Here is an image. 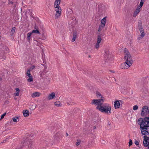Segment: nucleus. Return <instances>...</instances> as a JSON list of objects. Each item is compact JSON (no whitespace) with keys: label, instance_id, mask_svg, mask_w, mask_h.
<instances>
[{"label":"nucleus","instance_id":"nucleus-1","mask_svg":"<svg viewBox=\"0 0 149 149\" xmlns=\"http://www.w3.org/2000/svg\"><path fill=\"white\" fill-rule=\"evenodd\" d=\"M104 99H94L91 102L92 105L97 106L96 109L101 112L110 114L111 113V107L108 104L103 103Z\"/></svg>","mask_w":149,"mask_h":149},{"label":"nucleus","instance_id":"nucleus-2","mask_svg":"<svg viewBox=\"0 0 149 149\" xmlns=\"http://www.w3.org/2000/svg\"><path fill=\"white\" fill-rule=\"evenodd\" d=\"M124 52L125 55L124 59L125 62L130 65H132L133 63V60L131 55L126 48L124 49Z\"/></svg>","mask_w":149,"mask_h":149},{"label":"nucleus","instance_id":"nucleus-3","mask_svg":"<svg viewBox=\"0 0 149 149\" xmlns=\"http://www.w3.org/2000/svg\"><path fill=\"white\" fill-rule=\"evenodd\" d=\"M54 10L56 12L55 15V18H57L61 15V7L54 8Z\"/></svg>","mask_w":149,"mask_h":149},{"label":"nucleus","instance_id":"nucleus-4","mask_svg":"<svg viewBox=\"0 0 149 149\" xmlns=\"http://www.w3.org/2000/svg\"><path fill=\"white\" fill-rule=\"evenodd\" d=\"M148 113L149 114V110H148V107L147 106H144L142 109L141 113V115L142 116H144L147 115Z\"/></svg>","mask_w":149,"mask_h":149},{"label":"nucleus","instance_id":"nucleus-5","mask_svg":"<svg viewBox=\"0 0 149 149\" xmlns=\"http://www.w3.org/2000/svg\"><path fill=\"white\" fill-rule=\"evenodd\" d=\"M33 142L30 141L26 140L23 143V146L26 148H31Z\"/></svg>","mask_w":149,"mask_h":149},{"label":"nucleus","instance_id":"nucleus-6","mask_svg":"<svg viewBox=\"0 0 149 149\" xmlns=\"http://www.w3.org/2000/svg\"><path fill=\"white\" fill-rule=\"evenodd\" d=\"M102 40L101 36L100 35H98L96 43L95 45V47L97 49H98L100 47V43L101 42Z\"/></svg>","mask_w":149,"mask_h":149},{"label":"nucleus","instance_id":"nucleus-7","mask_svg":"<svg viewBox=\"0 0 149 149\" xmlns=\"http://www.w3.org/2000/svg\"><path fill=\"white\" fill-rule=\"evenodd\" d=\"M132 65H130L128 63H127L126 62L123 63L121 64L120 68H121L125 69L128 68L131 66Z\"/></svg>","mask_w":149,"mask_h":149},{"label":"nucleus","instance_id":"nucleus-8","mask_svg":"<svg viewBox=\"0 0 149 149\" xmlns=\"http://www.w3.org/2000/svg\"><path fill=\"white\" fill-rule=\"evenodd\" d=\"M104 56V58L106 60L112 58L111 53L109 51H107L105 52Z\"/></svg>","mask_w":149,"mask_h":149},{"label":"nucleus","instance_id":"nucleus-9","mask_svg":"<svg viewBox=\"0 0 149 149\" xmlns=\"http://www.w3.org/2000/svg\"><path fill=\"white\" fill-rule=\"evenodd\" d=\"M144 138L143 144L145 147H147L149 145V141L148 140V137L147 136L145 135L143 136Z\"/></svg>","mask_w":149,"mask_h":149},{"label":"nucleus","instance_id":"nucleus-10","mask_svg":"<svg viewBox=\"0 0 149 149\" xmlns=\"http://www.w3.org/2000/svg\"><path fill=\"white\" fill-rule=\"evenodd\" d=\"M141 129V133L143 135H145L149 134V133L147 130L148 128H142Z\"/></svg>","mask_w":149,"mask_h":149},{"label":"nucleus","instance_id":"nucleus-11","mask_svg":"<svg viewBox=\"0 0 149 149\" xmlns=\"http://www.w3.org/2000/svg\"><path fill=\"white\" fill-rule=\"evenodd\" d=\"M61 0H56L54 3V8L56 7H61L60 6V3Z\"/></svg>","mask_w":149,"mask_h":149},{"label":"nucleus","instance_id":"nucleus-12","mask_svg":"<svg viewBox=\"0 0 149 149\" xmlns=\"http://www.w3.org/2000/svg\"><path fill=\"white\" fill-rule=\"evenodd\" d=\"M55 96V94L52 92L51 94H49L47 97V99L48 100H52L53 99Z\"/></svg>","mask_w":149,"mask_h":149},{"label":"nucleus","instance_id":"nucleus-13","mask_svg":"<svg viewBox=\"0 0 149 149\" xmlns=\"http://www.w3.org/2000/svg\"><path fill=\"white\" fill-rule=\"evenodd\" d=\"M140 11V9L137 7L134 13L133 16L134 17H136L139 13Z\"/></svg>","mask_w":149,"mask_h":149},{"label":"nucleus","instance_id":"nucleus-14","mask_svg":"<svg viewBox=\"0 0 149 149\" xmlns=\"http://www.w3.org/2000/svg\"><path fill=\"white\" fill-rule=\"evenodd\" d=\"M114 105L115 109L119 108L120 106V103L119 101L118 100L115 101L114 102Z\"/></svg>","mask_w":149,"mask_h":149},{"label":"nucleus","instance_id":"nucleus-15","mask_svg":"<svg viewBox=\"0 0 149 149\" xmlns=\"http://www.w3.org/2000/svg\"><path fill=\"white\" fill-rule=\"evenodd\" d=\"M96 95L97 97L98 98H101V99H104V97H103V96L99 92L97 91L96 93Z\"/></svg>","mask_w":149,"mask_h":149},{"label":"nucleus","instance_id":"nucleus-16","mask_svg":"<svg viewBox=\"0 0 149 149\" xmlns=\"http://www.w3.org/2000/svg\"><path fill=\"white\" fill-rule=\"evenodd\" d=\"M106 23V17H104L101 20V23L100 24L102 26H105Z\"/></svg>","mask_w":149,"mask_h":149},{"label":"nucleus","instance_id":"nucleus-17","mask_svg":"<svg viewBox=\"0 0 149 149\" xmlns=\"http://www.w3.org/2000/svg\"><path fill=\"white\" fill-rule=\"evenodd\" d=\"M40 95V93L39 92H36L32 94L31 96L33 98H34L36 97H38Z\"/></svg>","mask_w":149,"mask_h":149},{"label":"nucleus","instance_id":"nucleus-18","mask_svg":"<svg viewBox=\"0 0 149 149\" xmlns=\"http://www.w3.org/2000/svg\"><path fill=\"white\" fill-rule=\"evenodd\" d=\"M23 113L24 116L25 117H27L29 116V111L27 110L23 111Z\"/></svg>","mask_w":149,"mask_h":149},{"label":"nucleus","instance_id":"nucleus-19","mask_svg":"<svg viewBox=\"0 0 149 149\" xmlns=\"http://www.w3.org/2000/svg\"><path fill=\"white\" fill-rule=\"evenodd\" d=\"M54 104L55 106L57 107H61L62 106V105L61 103L58 101L55 102Z\"/></svg>","mask_w":149,"mask_h":149},{"label":"nucleus","instance_id":"nucleus-20","mask_svg":"<svg viewBox=\"0 0 149 149\" xmlns=\"http://www.w3.org/2000/svg\"><path fill=\"white\" fill-rule=\"evenodd\" d=\"M16 92L14 93V95L16 96H18L19 95V90L18 88H16L15 89Z\"/></svg>","mask_w":149,"mask_h":149},{"label":"nucleus","instance_id":"nucleus-21","mask_svg":"<svg viewBox=\"0 0 149 149\" xmlns=\"http://www.w3.org/2000/svg\"><path fill=\"white\" fill-rule=\"evenodd\" d=\"M77 38V33L76 32H74L73 33V36L72 41L74 42L75 40Z\"/></svg>","mask_w":149,"mask_h":149},{"label":"nucleus","instance_id":"nucleus-22","mask_svg":"<svg viewBox=\"0 0 149 149\" xmlns=\"http://www.w3.org/2000/svg\"><path fill=\"white\" fill-rule=\"evenodd\" d=\"M145 1H143L142 0H141V1L139 5L137 7L139 8H141L142 7L143 5V3Z\"/></svg>","mask_w":149,"mask_h":149},{"label":"nucleus","instance_id":"nucleus-23","mask_svg":"<svg viewBox=\"0 0 149 149\" xmlns=\"http://www.w3.org/2000/svg\"><path fill=\"white\" fill-rule=\"evenodd\" d=\"M32 34L31 32H29L27 34V38L29 41L31 39V36Z\"/></svg>","mask_w":149,"mask_h":149},{"label":"nucleus","instance_id":"nucleus-24","mask_svg":"<svg viewBox=\"0 0 149 149\" xmlns=\"http://www.w3.org/2000/svg\"><path fill=\"white\" fill-rule=\"evenodd\" d=\"M31 32L32 34L33 33H38L39 34H40L39 31L37 29L33 30Z\"/></svg>","mask_w":149,"mask_h":149},{"label":"nucleus","instance_id":"nucleus-25","mask_svg":"<svg viewBox=\"0 0 149 149\" xmlns=\"http://www.w3.org/2000/svg\"><path fill=\"white\" fill-rule=\"evenodd\" d=\"M141 22H140L141 24ZM139 24L138 26H139V30L140 31L143 30V28H142V25L141 24H140L139 22Z\"/></svg>","mask_w":149,"mask_h":149},{"label":"nucleus","instance_id":"nucleus-26","mask_svg":"<svg viewBox=\"0 0 149 149\" xmlns=\"http://www.w3.org/2000/svg\"><path fill=\"white\" fill-rule=\"evenodd\" d=\"M104 27V26L100 24L99 26V28H98V32H100Z\"/></svg>","mask_w":149,"mask_h":149},{"label":"nucleus","instance_id":"nucleus-27","mask_svg":"<svg viewBox=\"0 0 149 149\" xmlns=\"http://www.w3.org/2000/svg\"><path fill=\"white\" fill-rule=\"evenodd\" d=\"M15 27H13L12 28V29L11 31V33H12L11 35H13L15 31Z\"/></svg>","mask_w":149,"mask_h":149},{"label":"nucleus","instance_id":"nucleus-28","mask_svg":"<svg viewBox=\"0 0 149 149\" xmlns=\"http://www.w3.org/2000/svg\"><path fill=\"white\" fill-rule=\"evenodd\" d=\"M28 77H29V78L27 79V81H28L31 82L33 81V78L31 75Z\"/></svg>","mask_w":149,"mask_h":149},{"label":"nucleus","instance_id":"nucleus-29","mask_svg":"<svg viewBox=\"0 0 149 149\" xmlns=\"http://www.w3.org/2000/svg\"><path fill=\"white\" fill-rule=\"evenodd\" d=\"M34 43L36 44V45H37L38 46H40V42H38L36 40H34Z\"/></svg>","mask_w":149,"mask_h":149},{"label":"nucleus","instance_id":"nucleus-30","mask_svg":"<svg viewBox=\"0 0 149 149\" xmlns=\"http://www.w3.org/2000/svg\"><path fill=\"white\" fill-rule=\"evenodd\" d=\"M18 119V117H15L12 118L13 121L14 122H17V119Z\"/></svg>","mask_w":149,"mask_h":149},{"label":"nucleus","instance_id":"nucleus-31","mask_svg":"<svg viewBox=\"0 0 149 149\" xmlns=\"http://www.w3.org/2000/svg\"><path fill=\"white\" fill-rule=\"evenodd\" d=\"M35 67H36L35 65H32L31 66L30 68L28 70H29L30 71H31V70H33V69H35Z\"/></svg>","mask_w":149,"mask_h":149},{"label":"nucleus","instance_id":"nucleus-32","mask_svg":"<svg viewBox=\"0 0 149 149\" xmlns=\"http://www.w3.org/2000/svg\"><path fill=\"white\" fill-rule=\"evenodd\" d=\"M140 31V33H141V35L142 36L144 37L145 35V33L144 32V30H142V31Z\"/></svg>","mask_w":149,"mask_h":149},{"label":"nucleus","instance_id":"nucleus-33","mask_svg":"<svg viewBox=\"0 0 149 149\" xmlns=\"http://www.w3.org/2000/svg\"><path fill=\"white\" fill-rule=\"evenodd\" d=\"M30 71H31L29 70H28L26 73V75L28 77L30 76L31 75L30 73Z\"/></svg>","mask_w":149,"mask_h":149},{"label":"nucleus","instance_id":"nucleus-34","mask_svg":"<svg viewBox=\"0 0 149 149\" xmlns=\"http://www.w3.org/2000/svg\"><path fill=\"white\" fill-rule=\"evenodd\" d=\"M6 115V113H5L1 116V118H0V121H1L2 119H3L4 118V117Z\"/></svg>","mask_w":149,"mask_h":149},{"label":"nucleus","instance_id":"nucleus-35","mask_svg":"<svg viewBox=\"0 0 149 149\" xmlns=\"http://www.w3.org/2000/svg\"><path fill=\"white\" fill-rule=\"evenodd\" d=\"M144 37L142 36L141 35H139L138 36L137 39L138 40H140L141 39Z\"/></svg>","mask_w":149,"mask_h":149},{"label":"nucleus","instance_id":"nucleus-36","mask_svg":"<svg viewBox=\"0 0 149 149\" xmlns=\"http://www.w3.org/2000/svg\"><path fill=\"white\" fill-rule=\"evenodd\" d=\"M81 143L80 140H77V141L76 143V145L77 146H79L80 145Z\"/></svg>","mask_w":149,"mask_h":149},{"label":"nucleus","instance_id":"nucleus-37","mask_svg":"<svg viewBox=\"0 0 149 149\" xmlns=\"http://www.w3.org/2000/svg\"><path fill=\"white\" fill-rule=\"evenodd\" d=\"M138 108V107L137 105H135L133 107V109L134 110H137Z\"/></svg>","mask_w":149,"mask_h":149},{"label":"nucleus","instance_id":"nucleus-38","mask_svg":"<svg viewBox=\"0 0 149 149\" xmlns=\"http://www.w3.org/2000/svg\"><path fill=\"white\" fill-rule=\"evenodd\" d=\"M132 140H131V139H130L129 140V146H131L132 145Z\"/></svg>","mask_w":149,"mask_h":149},{"label":"nucleus","instance_id":"nucleus-39","mask_svg":"<svg viewBox=\"0 0 149 149\" xmlns=\"http://www.w3.org/2000/svg\"><path fill=\"white\" fill-rule=\"evenodd\" d=\"M134 143L136 145H139V142L137 140H135L134 141Z\"/></svg>","mask_w":149,"mask_h":149},{"label":"nucleus","instance_id":"nucleus-40","mask_svg":"<svg viewBox=\"0 0 149 149\" xmlns=\"http://www.w3.org/2000/svg\"><path fill=\"white\" fill-rule=\"evenodd\" d=\"M67 104L68 105H72L74 103H73V102L71 103L70 102H67Z\"/></svg>","mask_w":149,"mask_h":149},{"label":"nucleus","instance_id":"nucleus-41","mask_svg":"<svg viewBox=\"0 0 149 149\" xmlns=\"http://www.w3.org/2000/svg\"><path fill=\"white\" fill-rule=\"evenodd\" d=\"M8 141V139H6L5 140H3L1 142V143H5Z\"/></svg>","mask_w":149,"mask_h":149},{"label":"nucleus","instance_id":"nucleus-42","mask_svg":"<svg viewBox=\"0 0 149 149\" xmlns=\"http://www.w3.org/2000/svg\"><path fill=\"white\" fill-rule=\"evenodd\" d=\"M13 2H12V1H10L9 2H8V4H13Z\"/></svg>","mask_w":149,"mask_h":149},{"label":"nucleus","instance_id":"nucleus-43","mask_svg":"<svg viewBox=\"0 0 149 149\" xmlns=\"http://www.w3.org/2000/svg\"><path fill=\"white\" fill-rule=\"evenodd\" d=\"M96 127L95 126H94L93 127V129H96Z\"/></svg>","mask_w":149,"mask_h":149},{"label":"nucleus","instance_id":"nucleus-44","mask_svg":"<svg viewBox=\"0 0 149 149\" xmlns=\"http://www.w3.org/2000/svg\"><path fill=\"white\" fill-rule=\"evenodd\" d=\"M148 147L147 149H149V145H148Z\"/></svg>","mask_w":149,"mask_h":149},{"label":"nucleus","instance_id":"nucleus-45","mask_svg":"<svg viewBox=\"0 0 149 149\" xmlns=\"http://www.w3.org/2000/svg\"><path fill=\"white\" fill-rule=\"evenodd\" d=\"M110 71L111 72H114L112 71H111V70H110Z\"/></svg>","mask_w":149,"mask_h":149},{"label":"nucleus","instance_id":"nucleus-46","mask_svg":"<svg viewBox=\"0 0 149 149\" xmlns=\"http://www.w3.org/2000/svg\"><path fill=\"white\" fill-rule=\"evenodd\" d=\"M6 50L8 51V52L9 51V49L8 48L6 49Z\"/></svg>","mask_w":149,"mask_h":149},{"label":"nucleus","instance_id":"nucleus-47","mask_svg":"<svg viewBox=\"0 0 149 149\" xmlns=\"http://www.w3.org/2000/svg\"><path fill=\"white\" fill-rule=\"evenodd\" d=\"M2 80V79L1 78H0V81H1Z\"/></svg>","mask_w":149,"mask_h":149},{"label":"nucleus","instance_id":"nucleus-48","mask_svg":"<svg viewBox=\"0 0 149 149\" xmlns=\"http://www.w3.org/2000/svg\"><path fill=\"white\" fill-rule=\"evenodd\" d=\"M66 134H67V136H68V134L67 133H66Z\"/></svg>","mask_w":149,"mask_h":149}]
</instances>
